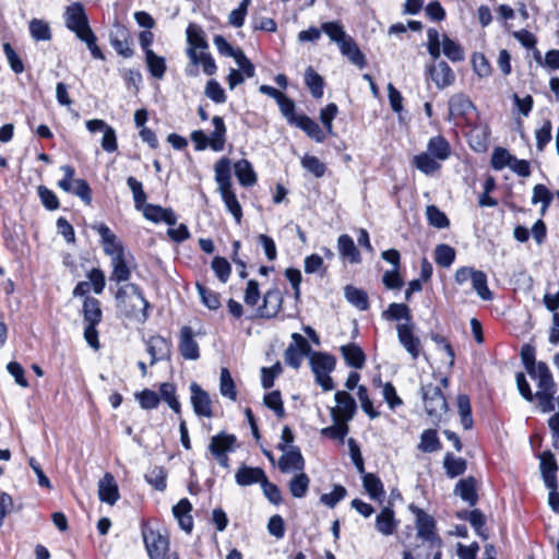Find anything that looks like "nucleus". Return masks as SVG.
Instances as JSON below:
<instances>
[{
  "mask_svg": "<svg viewBox=\"0 0 559 559\" xmlns=\"http://www.w3.org/2000/svg\"><path fill=\"white\" fill-rule=\"evenodd\" d=\"M333 424L321 430V435L333 440L344 442L345 437L349 431L348 421L340 419L338 417H332Z\"/></svg>",
  "mask_w": 559,
  "mask_h": 559,
  "instance_id": "nucleus-40",
  "label": "nucleus"
},
{
  "mask_svg": "<svg viewBox=\"0 0 559 559\" xmlns=\"http://www.w3.org/2000/svg\"><path fill=\"white\" fill-rule=\"evenodd\" d=\"M341 354L349 367L361 369L366 361V356L360 346L355 343H349L341 346Z\"/></svg>",
  "mask_w": 559,
  "mask_h": 559,
  "instance_id": "nucleus-30",
  "label": "nucleus"
},
{
  "mask_svg": "<svg viewBox=\"0 0 559 559\" xmlns=\"http://www.w3.org/2000/svg\"><path fill=\"white\" fill-rule=\"evenodd\" d=\"M83 317L87 324H98L103 318L100 302L94 297H85L83 302Z\"/></svg>",
  "mask_w": 559,
  "mask_h": 559,
  "instance_id": "nucleus-36",
  "label": "nucleus"
},
{
  "mask_svg": "<svg viewBox=\"0 0 559 559\" xmlns=\"http://www.w3.org/2000/svg\"><path fill=\"white\" fill-rule=\"evenodd\" d=\"M263 402L267 408L274 412L276 417L283 418L285 416V408L280 391L275 390L265 394Z\"/></svg>",
  "mask_w": 559,
  "mask_h": 559,
  "instance_id": "nucleus-57",
  "label": "nucleus"
},
{
  "mask_svg": "<svg viewBox=\"0 0 559 559\" xmlns=\"http://www.w3.org/2000/svg\"><path fill=\"white\" fill-rule=\"evenodd\" d=\"M457 516L462 520L468 521L478 536L485 539L487 538L485 530L486 519L480 510L474 509L472 511H462Z\"/></svg>",
  "mask_w": 559,
  "mask_h": 559,
  "instance_id": "nucleus-37",
  "label": "nucleus"
},
{
  "mask_svg": "<svg viewBox=\"0 0 559 559\" xmlns=\"http://www.w3.org/2000/svg\"><path fill=\"white\" fill-rule=\"evenodd\" d=\"M415 329L416 326L413 322H404L396 325L397 340L413 360H417L423 352V344L419 336L416 335Z\"/></svg>",
  "mask_w": 559,
  "mask_h": 559,
  "instance_id": "nucleus-8",
  "label": "nucleus"
},
{
  "mask_svg": "<svg viewBox=\"0 0 559 559\" xmlns=\"http://www.w3.org/2000/svg\"><path fill=\"white\" fill-rule=\"evenodd\" d=\"M38 197L40 199L41 204L48 210V211H55L59 209L60 203L59 199L57 198L56 193L48 189L45 186H39L37 188Z\"/></svg>",
  "mask_w": 559,
  "mask_h": 559,
  "instance_id": "nucleus-64",
  "label": "nucleus"
},
{
  "mask_svg": "<svg viewBox=\"0 0 559 559\" xmlns=\"http://www.w3.org/2000/svg\"><path fill=\"white\" fill-rule=\"evenodd\" d=\"M448 385L449 379L447 377L440 379V385L433 383L421 384V397L428 416L440 418L448 411L447 400L442 393V388Z\"/></svg>",
  "mask_w": 559,
  "mask_h": 559,
  "instance_id": "nucleus-4",
  "label": "nucleus"
},
{
  "mask_svg": "<svg viewBox=\"0 0 559 559\" xmlns=\"http://www.w3.org/2000/svg\"><path fill=\"white\" fill-rule=\"evenodd\" d=\"M338 47L342 55L345 56L354 66L360 69L366 66V57L352 36L345 39V41Z\"/></svg>",
  "mask_w": 559,
  "mask_h": 559,
  "instance_id": "nucleus-31",
  "label": "nucleus"
},
{
  "mask_svg": "<svg viewBox=\"0 0 559 559\" xmlns=\"http://www.w3.org/2000/svg\"><path fill=\"white\" fill-rule=\"evenodd\" d=\"M213 43L221 57L234 58L237 70H254L253 63L247 58L239 47H234L223 35H215Z\"/></svg>",
  "mask_w": 559,
  "mask_h": 559,
  "instance_id": "nucleus-9",
  "label": "nucleus"
},
{
  "mask_svg": "<svg viewBox=\"0 0 559 559\" xmlns=\"http://www.w3.org/2000/svg\"><path fill=\"white\" fill-rule=\"evenodd\" d=\"M418 449L425 453L437 452L441 449V442L435 429H426L421 432Z\"/></svg>",
  "mask_w": 559,
  "mask_h": 559,
  "instance_id": "nucleus-47",
  "label": "nucleus"
},
{
  "mask_svg": "<svg viewBox=\"0 0 559 559\" xmlns=\"http://www.w3.org/2000/svg\"><path fill=\"white\" fill-rule=\"evenodd\" d=\"M116 300L126 317L144 323L148 319L151 304L144 297L141 287L134 283L121 286L116 293Z\"/></svg>",
  "mask_w": 559,
  "mask_h": 559,
  "instance_id": "nucleus-1",
  "label": "nucleus"
},
{
  "mask_svg": "<svg viewBox=\"0 0 559 559\" xmlns=\"http://www.w3.org/2000/svg\"><path fill=\"white\" fill-rule=\"evenodd\" d=\"M192 504L187 498L179 500L177 504L173 507V513L181 530L187 533H191L193 528V519L191 515Z\"/></svg>",
  "mask_w": 559,
  "mask_h": 559,
  "instance_id": "nucleus-23",
  "label": "nucleus"
},
{
  "mask_svg": "<svg viewBox=\"0 0 559 559\" xmlns=\"http://www.w3.org/2000/svg\"><path fill=\"white\" fill-rule=\"evenodd\" d=\"M533 380H537V392L535 399L538 401V407L543 413H550L555 409L554 396L556 393V384L548 366L539 361L537 370L533 374H528Z\"/></svg>",
  "mask_w": 559,
  "mask_h": 559,
  "instance_id": "nucleus-3",
  "label": "nucleus"
},
{
  "mask_svg": "<svg viewBox=\"0 0 559 559\" xmlns=\"http://www.w3.org/2000/svg\"><path fill=\"white\" fill-rule=\"evenodd\" d=\"M282 452L283 455L278 460V468L282 473L301 472L305 468V460L299 448L289 447Z\"/></svg>",
  "mask_w": 559,
  "mask_h": 559,
  "instance_id": "nucleus-17",
  "label": "nucleus"
},
{
  "mask_svg": "<svg viewBox=\"0 0 559 559\" xmlns=\"http://www.w3.org/2000/svg\"><path fill=\"white\" fill-rule=\"evenodd\" d=\"M197 289L202 302L209 309L216 310L221 307L219 294L206 288L205 286L199 283H197Z\"/></svg>",
  "mask_w": 559,
  "mask_h": 559,
  "instance_id": "nucleus-59",
  "label": "nucleus"
},
{
  "mask_svg": "<svg viewBox=\"0 0 559 559\" xmlns=\"http://www.w3.org/2000/svg\"><path fill=\"white\" fill-rule=\"evenodd\" d=\"M321 31H323L332 41L337 43L338 46L349 37L340 22H325L322 24Z\"/></svg>",
  "mask_w": 559,
  "mask_h": 559,
  "instance_id": "nucleus-52",
  "label": "nucleus"
},
{
  "mask_svg": "<svg viewBox=\"0 0 559 559\" xmlns=\"http://www.w3.org/2000/svg\"><path fill=\"white\" fill-rule=\"evenodd\" d=\"M471 282L474 292L481 300L490 301L493 299V294L488 287V278L485 272L478 270Z\"/></svg>",
  "mask_w": 559,
  "mask_h": 559,
  "instance_id": "nucleus-42",
  "label": "nucleus"
},
{
  "mask_svg": "<svg viewBox=\"0 0 559 559\" xmlns=\"http://www.w3.org/2000/svg\"><path fill=\"white\" fill-rule=\"evenodd\" d=\"M294 126L305 131L308 136L318 143H322L325 140V133L321 127L306 115H299L295 119Z\"/></svg>",
  "mask_w": 559,
  "mask_h": 559,
  "instance_id": "nucleus-33",
  "label": "nucleus"
},
{
  "mask_svg": "<svg viewBox=\"0 0 559 559\" xmlns=\"http://www.w3.org/2000/svg\"><path fill=\"white\" fill-rule=\"evenodd\" d=\"M31 36L37 41H47L52 37L49 24L40 19H33L28 25Z\"/></svg>",
  "mask_w": 559,
  "mask_h": 559,
  "instance_id": "nucleus-46",
  "label": "nucleus"
},
{
  "mask_svg": "<svg viewBox=\"0 0 559 559\" xmlns=\"http://www.w3.org/2000/svg\"><path fill=\"white\" fill-rule=\"evenodd\" d=\"M143 539L151 559H162L165 557L169 547L167 537L156 531L150 530L143 531Z\"/></svg>",
  "mask_w": 559,
  "mask_h": 559,
  "instance_id": "nucleus-12",
  "label": "nucleus"
},
{
  "mask_svg": "<svg viewBox=\"0 0 559 559\" xmlns=\"http://www.w3.org/2000/svg\"><path fill=\"white\" fill-rule=\"evenodd\" d=\"M376 530L384 536L393 535L399 526V521L392 508L385 507L376 516Z\"/></svg>",
  "mask_w": 559,
  "mask_h": 559,
  "instance_id": "nucleus-24",
  "label": "nucleus"
},
{
  "mask_svg": "<svg viewBox=\"0 0 559 559\" xmlns=\"http://www.w3.org/2000/svg\"><path fill=\"white\" fill-rule=\"evenodd\" d=\"M214 171L218 192L231 189L230 160L227 157L216 162Z\"/></svg>",
  "mask_w": 559,
  "mask_h": 559,
  "instance_id": "nucleus-32",
  "label": "nucleus"
},
{
  "mask_svg": "<svg viewBox=\"0 0 559 559\" xmlns=\"http://www.w3.org/2000/svg\"><path fill=\"white\" fill-rule=\"evenodd\" d=\"M382 318L388 321L412 322L411 310L406 304L392 302L388 309L382 312Z\"/></svg>",
  "mask_w": 559,
  "mask_h": 559,
  "instance_id": "nucleus-43",
  "label": "nucleus"
},
{
  "mask_svg": "<svg viewBox=\"0 0 559 559\" xmlns=\"http://www.w3.org/2000/svg\"><path fill=\"white\" fill-rule=\"evenodd\" d=\"M98 497L102 502L114 506L120 495L115 477L110 473H106L98 481Z\"/></svg>",
  "mask_w": 559,
  "mask_h": 559,
  "instance_id": "nucleus-20",
  "label": "nucleus"
},
{
  "mask_svg": "<svg viewBox=\"0 0 559 559\" xmlns=\"http://www.w3.org/2000/svg\"><path fill=\"white\" fill-rule=\"evenodd\" d=\"M236 442L237 439L234 435L225 432H219L211 438L209 451L222 467L228 468V453L234 451Z\"/></svg>",
  "mask_w": 559,
  "mask_h": 559,
  "instance_id": "nucleus-7",
  "label": "nucleus"
},
{
  "mask_svg": "<svg viewBox=\"0 0 559 559\" xmlns=\"http://www.w3.org/2000/svg\"><path fill=\"white\" fill-rule=\"evenodd\" d=\"M558 469L556 459L550 451H546L540 455V472L548 489L558 488L556 472Z\"/></svg>",
  "mask_w": 559,
  "mask_h": 559,
  "instance_id": "nucleus-21",
  "label": "nucleus"
},
{
  "mask_svg": "<svg viewBox=\"0 0 559 559\" xmlns=\"http://www.w3.org/2000/svg\"><path fill=\"white\" fill-rule=\"evenodd\" d=\"M334 400L336 406L330 408L331 417L335 416L340 419L350 421L357 412L355 399L347 391H337L334 395Z\"/></svg>",
  "mask_w": 559,
  "mask_h": 559,
  "instance_id": "nucleus-10",
  "label": "nucleus"
},
{
  "mask_svg": "<svg viewBox=\"0 0 559 559\" xmlns=\"http://www.w3.org/2000/svg\"><path fill=\"white\" fill-rule=\"evenodd\" d=\"M457 411L463 428L466 430L472 429L474 425L472 406L469 397L466 394H460L457 396Z\"/></svg>",
  "mask_w": 559,
  "mask_h": 559,
  "instance_id": "nucleus-45",
  "label": "nucleus"
},
{
  "mask_svg": "<svg viewBox=\"0 0 559 559\" xmlns=\"http://www.w3.org/2000/svg\"><path fill=\"white\" fill-rule=\"evenodd\" d=\"M212 123L214 126V130L209 136L210 148L214 152H222L225 147L227 132L224 119L219 116H214L212 118Z\"/></svg>",
  "mask_w": 559,
  "mask_h": 559,
  "instance_id": "nucleus-29",
  "label": "nucleus"
},
{
  "mask_svg": "<svg viewBox=\"0 0 559 559\" xmlns=\"http://www.w3.org/2000/svg\"><path fill=\"white\" fill-rule=\"evenodd\" d=\"M309 360L313 373H331L336 366L335 357L328 353L314 352Z\"/></svg>",
  "mask_w": 559,
  "mask_h": 559,
  "instance_id": "nucleus-26",
  "label": "nucleus"
},
{
  "mask_svg": "<svg viewBox=\"0 0 559 559\" xmlns=\"http://www.w3.org/2000/svg\"><path fill=\"white\" fill-rule=\"evenodd\" d=\"M100 238V245L106 255H114L124 250L122 241L116 234L104 223H97L92 226Z\"/></svg>",
  "mask_w": 559,
  "mask_h": 559,
  "instance_id": "nucleus-11",
  "label": "nucleus"
},
{
  "mask_svg": "<svg viewBox=\"0 0 559 559\" xmlns=\"http://www.w3.org/2000/svg\"><path fill=\"white\" fill-rule=\"evenodd\" d=\"M310 479L307 474L299 473L289 481V491L295 498H304L308 491Z\"/></svg>",
  "mask_w": 559,
  "mask_h": 559,
  "instance_id": "nucleus-53",
  "label": "nucleus"
},
{
  "mask_svg": "<svg viewBox=\"0 0 559 559\" xmlns=\"http://www.w3.org/2000/svg\"><path fill=\"white\" fill-rule=\"evenodd\" d=\"M513 155L509 153L508 150L503 147H496L491 155V166L496 170H501L504 167H510Z\"/></svg>",
  "mask_w": 559,
  "mask_h": 559,
  "instance_id": "nucleus-58",
  "label": "nucleus"
},
{
  "mask_svg": "<svg viewBox=\"0 0 559 559\" xmlns=\"http://www.w3.org/2000/svg\"><path fill=\"white\" fill-rule=\"evenodd\" d=\"M179 352L187 360H197L200 357V348L194 340L192 328L185 325L179 333Z\"/></svg>",
  "mask_w": 559,
  "mask_h": 559,
  "instance_id": "nucleus-16",
  "label": "nucleus"
},
{
  "mask_svg": "<svg viewBox=\"0 0 559 559\" xmlns=\"http://www.w3.org/2000/svg\"><path fill=\"white\" fill-rule=\"evenodd\" d=\"M219 392L223 396L228 397L231 401H236L237 399L235 382L227 368L221 369Z\"/></svg>",
  "mask_w": 559,
  "mask_h": 559,
  "instance_id": "nucleus-50",
  "label": "nucleus"
},
{
  "mask_svg": "<svg viewBox=\"0 0 559 559\" xmlns=\"http://www.w3.org/2000/svg\"><path fill=\"white\" fill-rule=\"evenodd\" d=\"M344 296L350 305L361 311L369 308L368 295L364 289H359L353 285H347L344 288Z\"/></svg>",
  "mask_w": 559,
  "mask_h": 559,
  "instance_id": "nucleus-39",
  "label": "nucleus"
},
{
  "mask_svg": "<svg viewBox=\"0 0 559 559\" xmlns=\"http://www.w3.org/2000/svg\"><path fill=\"white\" fill-rule=\"evenodd\" d=\"M475 110L473 103L464 95H454L449 100V120L459 118L468 121V115Z\"/></svg>",
  "mask_w": 559,
  "mask_h": 559,
  "instance_id": "nucleus-19",
  "label": "nucleus"
},
{
  "mask_svg": "<svg viewBox=\"0 0 559 559\" xmlns=\"http://www.w3.org/2000/svg\"><path fill=\"white\" fill-rule=\"evenodd\" d=\"M426 152L439 162H444L451 155V146L444 136L436 135L429 139Z\"/></svg>",
  "mask_w": 559,
  "mask_h": 559,
  "instance_id": "nucleus-34",
  "label": "nucleus"
},
{
  "mask_svg": "<svg viewBox=\"0 0 559 559\" xmlns=\"http://www.w3.org/2000/svg\"><path fill=\"white\" fill-rule=\"evenodd\" d=\"M454 493L467 502L471 507L475 506L478 501L475 478L473 476H468L459 480L455 485Z\"/></svg>",
  "mask_w": 559,
  "mask_h": 559,
  "instance_id": "nucleus-27",
  "label": "nucleus"
},
{
  "mask_svg": "<svg viewBox=\"0 0 559 559\" xmlns=\"http://www.w3.org/2000/svg\"><path fill=\"white\" fill-rule=\"evenodd\" d=\"M442 51L445 57L453 62L462 61L464 59V50L461 45L448 36L443 37Z\"/></svg>",
  "mask_w": 559,
  "mask_h": 559,
  "instance_id": "nucleus-54",
  "label": "nucleus"
},
{
  "mask_svg": "<svg viewBox=\"0 0 559 559\" xmlns=\"http://www.w3.org/2000/svg\"><path fill=\"white\" fill-rule=\"evenodd\" d=\"M283 296L278 288L269 289L263 296V302L257 308V317L272 319L277 316L282 308Z\"/></svg>",
  "mask_w": 559,
  "mask_h": 559,
  "instance_id": "nucleus-13",
  "label": "nucleus"
},
{
  "mask_svg": "<svg viewBox=\"0 0 559 559\" xmlns=\"http://www.w3.org/2000/svg\"><path fill=\"white\" fill-rule=\"evenodd\" d=\"M414 166L427 176H431L441 168L440 162L428 154L423 152L414 157Z\"/></svg>",
  "mask_w": 559,
  "mask_h": 559,
  "instance_id": "nucleus-38",
  "label": "nucleus"
},
{
  "mask_svg": "<svg viewBox=\"0 0 559 559\" xmlns=\"http://www.w3.org/2000/svg\"><path fill=\"white\" fill-rule=\"evenodd\" d=\"M145 479L158 491H164L167 487V472L162 466H154L145 475Z\"/></svg>",
  "mask_w": 559,
  "mask_h": 559,
  "instance_id": "nucleus-51",
  "label": "nucleus"
},
{
  "mask_svg": "<svg viewBox=\"0 0 559 559\" xmlns=\"http://www.w3.org/2000/svg\"><path fill=\"white\" fill-rule=\"evenodd\" d=\"M222 200L225 203L226 209L234 216L237 224H240L242 218V209L241 205L231 189L219 192Z\"/></svg>",
  "mask_w": 559,
  "mask_h": 559,
  "instance_id": "nucleus-48",
  "label": "nucleus"
},
{
  "mask_svg": "<svg viewBox=\"0 0 559 559\" xmlns=\"http://www.w3.org/2000/svg\"><path fill=\"white\" fill-rule=\"evenodd\" d=\"M79 197L85 204L90 205L92 202V189L86 180L75 179L71 182V190H63Z\"/></svg>",
  "mask_w": 559,
  "mask_h": 559,
  "instance_id": "nucleus-56",
  "label": "nucleus"
},
{
  "mask_svg": "<svg viewBox=\"0 0 559 559\" xmlns=\"http://www.w3.org/2000/svg\"><path fill=\"white\" fill-rule=\"evenodd\" d=\"M455 257V250L449 245L441 243L435 249V261L441 267H450Z\"/></svg>",
  "mask_w": 559,
  "mask_h": 559,
  "instance_id": "nucleus-49",
  "label": "nucleus"
},
{
  "mask_svg": "<svg viewBox=\"0 0 559 559\" xmlns=\"http://www.w3.org/2000/svg\"><path fill=\"white\" fill-rule=\"evenodd\" d=\"M266 477L265 472L261 467H250L242 464L235 474L237 485L246 487L253 484H262Z\"/></svg>",
  "mask_w": 559,
  "mask_h": 559,
  "instance_id": "nucleus-22",
  "label": "nucleus"
},
{
  "mask_svg": "<svg viewBox=\"0 0 559 559\" xmlns=\"http://www.w3.org/2000/svg\"><path fill=\"white\" fill-rule=\"evenodd\" d=\"M337 249L343 260L353 264L360 263V253L350 236L346 234L341 235L337 239Z\"/></svg>",
  "mask_w": 559,
  "mask_h": 559,
  "instance_id": "nucleus-28",
  "label": "nucleus"
},
{
  "mask_svg": "<svg viewBox=\"0 0 559 559\" xmlns=\"http://www.w3.org/2000/svg\"><path fill=\"white\" fill-rule=\"evenodd\" d=\"M443 467L449 477L454 478L465 473L466 461L463 457H456L448 452L443 459Z\"/></svg>",
  "mask_w": 559,
  "mask_h": 559,
  "instance_id": "nucleus-44",
  "label": "nucleus"
},
{
  "mask_svg": "<svg viewBox=\"0 0 559 559\" xmlns=\"http://www.w3.org/2000/svg\"><path fill=\"white\" fill-rule=\"evenodd\" d=\"M66 24L80 39L90 38L91 40L93 38V31L90 26L84 5L81 2H73L67 7Z\"/></svg>",
  "mask_w": 559,
  "mask_h": 559,
  "instance_id": "nucleus-6",
  "label": "nucleus"
},
{
  "mask_svg": "<svg viewBox=\"0 0 559 559\" xmlns=\"http://www.w3.org/2000/svg\"><path fill=\"white\" fill-rule=\"evenodd\" d=\"M187 41L189 44L188 53L194 66H202L203 70H216V64L211 53L205 50L209 48L204 37L203 29L195 25L189 24L187 27Z\"/></svg>",
  "mask_w": 559,
  "mask_h": 559,
  "instance_id": "nucleus-2",
  "label": "nucleus"
},
{
  "mask_svg": "<svg viewBox=\"0 0 559 559\" xmlns=\"http://www.w3.org/2000/svg\"><path fill=\"white\" fill-rule=\"evenodd\" d=\"M143 215L154 223L164 222L169 226H175L177 223L175 212L171 209H164L159 205L146 204L143 210Z\"/></svg>",
  "mask_w": 559,
  "mask_h": 559,
  "instance_id": "nucleus-25",
  "label": "nucleus"
},
{
  "mask_svg": "<svg viewBox=\"0 0 559 559\" xmlns=\"http://www.w3.org/2000/svg\"><path fill=\"white\" fill-rule=\"evenodd\" d=\"M191 405L198 416L210 418L213 416L212 401L207 392H205L198 383L192 382L190 385Z\"/></svg>",
  "mask_w": 559,
  "mask_h": 559,
  "instance_id": "nucleus-15",
  "label": "nucleus"
},
{
  "mask_svg": "<svg viewBox=\"0 0 559 559\" xmlns=\"http://www.w3.org/2000/svg\"><path fill=\"white\" fill-rule=\"evenodd\" d=\"M212 270L222 283H226L230 276L231 266L229 262L222 257H215L211 263Z\"/></svg>",
  "mask_w": 559,
  "mask_h": 559,
  "instance_id": "nucleus-63",
  "label": "nucleus"
},
{
  "mask_svg": "<svg viewBox=\"0 0 559 559\" xmlns=\"http://www.w3.org/2000/svg\"><path fill=\"white\" fill-rule=\"evenodd\" d=\"M234 171L242 187H252L257 183V174L248 159H240L234 164Z\"/></svg>",
  "mask_w": 559,
  "mask_h": 559,
  "instance_id": "nucleus-35",
  "label": "nucleus"
},
{
  "mask_svg": "<svg viewBox=\"0 0 559 559\" xmlns=\"http://www.w3.org/2000/svg\"><path fill=\"white\" fill-rule=\"evenodd\" d=\"M301 165L307 171L313 174L317 178L323 177L326 171V166L316 156H304Z\"/></svg>",
  "mask_w": 559,
  "mask_h": 559,
  "instance_id": "nucleus-62",
  "label": "nucleus"
},
{
  "mask_svg": "<svg viewBox=\"0 0 559 559\" xmlns=\"http://www.w3.org/2000/svg\"><path fill=\"white\" fill-rule=\"evenodd\" d=\"M408 510L416 516L417 536L429 543L431 548L441 549L442 539L437 533V522L433 516L413 503L408 506Z\"/></svg>",
  "mask_w": 559,
  "mask_h": 559,
  "instance_id": "nucleus-5",
  "label": "nucleus"
},
{
  "mask_svg": "<svg viewBox=\"0 0 559 559\" xmlns=\"http://www.w3.org/2000/svg\"><path fill=\"white\" fill-rule=\"evenodd\" d=\"M426 216L429 225L436 228L441 229L450 226V221L447 215L436 205H428L426 207Z\"/></svg>",
  "mask_w": 559,
  "mask_h": 559,
  "instance_id": "nucleus-55",
  "label": "nucleus"
},
{
  "mask_svg": "<svg viewBox=\"0 0 559 559\" xmlns=\"http://www.w3.org/2000/svg\"><path fill=\"white\" fill-rule=\"evenodd\" d=\"M135 397L143 409H154L160 402L159 395L150 389H144L143 391L136 393Z\"/></svg>",
  "mask_w": 559,
  "mask_h": 559,
  "instance_id": "nucleus-60",
  "label": "nucleus"
},
{
  "mask_svg": "<svg viewBox=\"0 0 559 559\" xmlns=\"http://www.w3.org/2000/svg\"><path fill=\"white\" fill-rule=\"evenodd\" d=\"M147 353L151 356L150 364L170 359L171 342L162 335L150 336L146 341Z\"/></svg>",
  "mask_w": 559,
  "mask_h": 559,
  "instance_id": "nucleus-14",
  "label": "nucleus"
},
{
  "mask_svg": "<svg viewBox=\"0 0 559 559\" xmlns=\"http://www.w3.org/2000/svg\"><path fill=\"white\" fill-rule=\"evenodd\" d=\"M110 44L119 56L123 58L133 56V38L127 28L122 27L117 29L116 33H111Z\"/></svg>",
  "mask_w": 559,
  "mask_h": 559,
  "instance_id": "nucleus-18",
  "label": "nucleus"
},
{
  "mask_svg": "<svg viewBox=\"0 0 559 559\" xmlns=\"http://www.w3.org/2000/svg\"><path fill=\"white\" fill-rule=\"evenodd\" d=\"M362 485L372 500L381 501L384 497L383 484L376 474H365L362 476Z\"/></svg>",
  "mask_w": 559,
  "mask_h": 559,
  "instance_id": "nucleus-41",
  "label": "nucleus"
},
{
  "mask_svg": "<svg viewBox=\"0 0 559 559\" xmlns=\"http://www.w3.org/2000/svg\"><path fill=\"white\" fill-rule=\"evenodd\" d=\"M488 135L487 129L474 128L469 132V145L476 152H484L487 148Z\"/></svg>",
  "mask_w": 559,
  "mask_h": 559,
  "instance_id": "nucleus-61",
  "label": "nucleus"
}]
</instances>
